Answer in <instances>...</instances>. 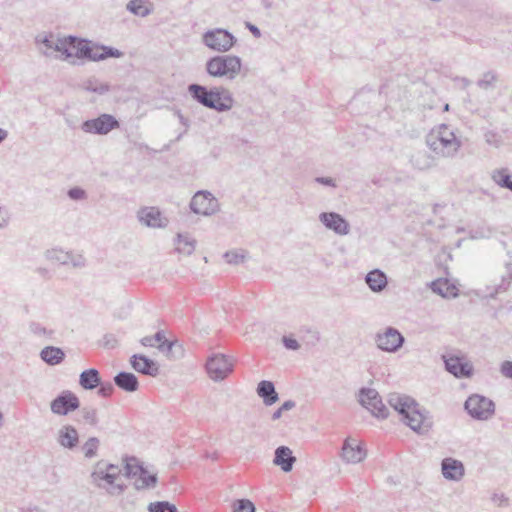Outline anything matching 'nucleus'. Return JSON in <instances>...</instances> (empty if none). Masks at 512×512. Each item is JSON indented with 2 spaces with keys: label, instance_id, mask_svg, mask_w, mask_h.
Masks as SVG:
<instances>
[{
  "label": "nucleus",
  "instance_id": "bf43d9fd",
  "mask_svg": "<svg viewBox=\"0 0 512 512\" xmlns=\"http://www.w3.org/2000/svg\"><path fill=\"white\" fill-rule=\"evenodd\" d=\"M104 346L106 348H114L115 347V344H116V339L114 338L113 335H110V334H107L104 336Z\"/></svg>",
  "mask_w": 512,
  "mask_h": 512
},
{
  "label": "nucleus",
  "instance_id": "58836bf2",
  "mask_svg": "<svg viewBox=\"0 0 512 512\" xmlns=\"http://www.w3.org/2000/svg\"><path fill=\"white\" fill-rule=\"evenodd\" d=\"M99 439L97 437H90L83 445V451L86 458H93L97 454L99 447Z\"/></svg>",
  "mask_w": 512,
  "mask_h": 512
},
{
  "label": "nucleus",
  "instance_id": "f03ea898",
  "mask_svg": "<svg viewBox=\"0 0 512 512\" xmlns=\"http://www.w3.org/2000/svg\"><path fill=\"white\" fill-rule=\"evenodd\" d=\"M387 401L414 432L423 435L432 428V416L428 410L421 408L414 398L405 394L390 393Z\"/></svg>",
  "mask_w": 512,
  "mask_h": 512
},
{
  "label": "nucleus",
  "instance_id": "6e6552de",
  "mask_svg": "<svg viewBox=\"0 0 512 512\" xmlns=\"http://www.w3.org/2000/svg\"><path fill=\"white\" fill-rule=\"evenodd\" d=\"M120 127L119 120L112 114L102 113L96 118L82 122L81 130L94 135H107Z\"/></svg>",
  "mask_w": 512,
  "mask_h": 512
},
{
  "label": "nucleus",
  "instance_id": "20e7f679",
  "mask_svg": "<svg viewBox=\"0 0 512 512\" xmlns=\"http://www.w3.org/2000/svg\"><path fill=\"white\" fill-rule=\"evenodd\" d=\"M124 477L134 479L133 487L137 491L154 489L158 484V474L150 472L143 462L135 456L123 457Z\"/></svg>",
  "mask_w": 512,
  "mask_h": 512
},
{
  "label": "nucleus",
  "instance_id": "680f3d73",
  "mask_svg": "<svg viewBox=\"0 0 512 512\" xmlns=\"http://www.w3.org/2000/svg\"><path fill=\"white\" fill-rule=\"evenodd\" d=\"M140 343L145 347H153L155 345L153 336H145L140 340Z\"/></svg>",
  "mask_w": 512,
  "mask_h": 512
},
{
  "label": "nucleus",
  "instance_id": "9d476101",
  "mask_svg": "<svg viewBox=\"0 0 512 512\" xmlns=\"http://www.w3.org/2000/svg\"><path fill=\"white\" fill-rule=\"evenodd\" d=\"M359 403L376 418L386 419L389 415L388 408L382 402L379 393L373 388L362 387L359 390Z\"/></svg>",
  "mask_w": 512,
  "mask_h": 512
},
{
  "label": "nucleus",
  "instance_id": "052dcab7",
  "mask_svg": "<svg viewBox=\"0 0 512 512\" xmlns=\"http://www.w3.org/2000/svg\"><path fill=\"white\" fill-rule=\"evenodd\" d=\"M153 340H154V343L155 342H158L159 344H161L163 341L166 340V337H165V333L163 330H159L157 331L154 336H153Z\"/></svg>",
  "mask_w": 512,
  "mask_h": 512
},
{
  "label": "nucleus",
  "instance_id": "72a5a7b5",
  "mask_svg": "<svg viewBox=\"0 0 512 512\" xmlns=\"http://www.w3.org/2000/svg\"><path fill=\"white\" fill-rule=\"evenodd\" d=\"M148 512H177V507L169 501L151 502L147 507Z\"/></svg>",
  "mask_w": 512,
  "mask_h": 512
},
{
  "label": "nucleus",
  "instance_id": "c85d7f7f",
  "mask_svg": "<svg viewBox=\"0 0 512 512\" xmlns=\"http://www.w3.org/2000/svg\"><path fill=\"white\" fill-rule=\"evenodd\" d=\"M101 384V375L96 368H89L79 375V385L84 390H93Z\"/></svg>",
  "mask_w": 512,
  "mask_h": 512
},
{
  "label": "nucleus",
  "instance_id": "ddd939ff",
  "mask_svg": "<svg viewBox=\"0 0 512 512\" xmlns=\"http://www.w3.org/2000/svg\"><path fill=\"white\" fill-rule=\"evenodd\" d=\"M375 342L380 350L395 353L403 346L405 338L398 329L389 326L384 332L376 334Z\"/></svg>",
  "mask_w": 512,
  "mask_h": 512
},
{
  "label": "nucleus",
  "instance_id": "0eeeda50",
  "mask_svg": "<svg viewBox=\"0 0 512 512\" xmlns=\"http://www.w3.org/2000/svg\"><path fill=\"white\" fill-rule=\"evenodd\" d=\"M467 414L475 420H488L495 413V403L480 394H472L464 403Z\"/></svg>",
  "mask_w": 512,
  "mask_h": 512
},
{
  "label": "nucleus",
  "instance_id": "e2e57ef3",
  "mask_svg": "<svg viewBox=\"0 0 512 512\" xmlns=\"http://www.w3.org/2000/svg\"><path fill=\"white\" fill-rule=\"evenodd\" d=\"M296 405L295 401L293 400H286L282 405V409H284L285 411H289L291 410L292 408H294Z\"/></svg>",
  "mask_w": 512,
  "mask_h": 512
},
{
  "label": "nucleus",
  "instance_id": "423d86ee",
  "mask_svg": "<svg viewBox=\"0 0 512 512\" xmlns=\"http://www.w3.org/2000/svg\"><path fill=\"white\" fill-rule=\"evenodd\" d=\"M203 44L212 51L226 53L237 43V38L227 29L214 28L202 34Z\"/></svg>",
  "mask_w": 512,
  "mask_h": 512
},
{
  "label": "nucleus",
  "instance_id": "cd10ccee",
  "mask_svg": "<svg viewBox=\"0 0 512 512\" xmlns=\"http://www.w3.org/2000/svg\"><path fill=\"white\" fill-rule=\"evenodd\" d=\"M431 290L444 298H455L458 296L459 290L451 284L447 279H437L431 282Z\"/></svg>",
  "mask_w": 512,
  "mask_h": 512
},
{
  "label": "nucleus",
  "instance_id": "ea45409f",
  "mask_svg": "<svg viewBox=\"0 0 512 512\" xmlns=\"http://www.w3.org/2000/svg\"><path fill=\"white\" fill-rule=\"evenodd\" d=\"M83 419L90 425L96 426L98 424L97 410L91 407H83L81 409Z\"/></svg>",
  "mask_w": 512,
  "mask_h": 512
},
{
  "label": "nucleus",
  "instance_id": "a878e982",
  "mask_svg": "<svg viewBox=\"0 0 512 512\" xmlns=\"http://www.w3.org/2000/svg\"><path fill=\"white\" fill-rule=\"evenodd\" d=\"M79 442V434L72 425L63 426L58 433V443L67 449H74Z\"/></svg>",
  "mask_w": 512,
  "mask_h": 512
},
{
  "label": "nucleus",
  "instance_id": "69168bd1",
  "mask_svg": "<svg viewBox=\"0 0 512 512\" xmlns=\"http://www.w3.org/2000/svg\"><path fill=\"white\" fill-rule=\"evenodd\" d=\"M8 136V132L0 127V143H2Z\"/></svg>",
  "mask_w": 512,
  "mask_h": 512
},
{
  "label": "nucleus",
  "instance_id": "6e6d98bb",
  "mask_svg": "<svg viewBox=\"0 0 512 512\" xmlns=\"http://www.w3.org/2000/svg\"><path fill=\"white\" fill-rule=\"evenodd\" d=\"M52 37L53 36L51 34L45 35L41 40L36 38V41L41 42L46 48L54 50L56 43L53 42Z\"/></svg>",
  "mask_w": 512,
  "mask_h": 512
},
{
  "label": "nucleus",
  "instance_id": "9b49d317",
  "mask_svg": "<svg viewBox=\"0 0 512 512\" xmlns=\"http://www.w3.org/2000/svg\"><path fill=\"white\" fill-rule=\"evenodd\" d=\"M206 371L213 381H222L233 371V360L222 353L213 354L207 359Z\"/></svg>",
  "mask_w": 512,
  "mask_h": 512
},
{
  "label": "nucleus",
  "instance_id": "f8f14e48",
  "mask_svg": "<svg viewBox=\"0 0 512 512\" xmlns=\"http://www.w3.org/2000/svg\"><path fill=\"white\" fill-rule=\"evenodd\" d=\"M426 143L433 152L442 157H453L461 147L459 139L438 136L435 132L427 135Z\"/></svg>",
  "mask_w": 512,
  "mask_h": 512
},
{
  "label": "nucleus",
  "instance_id": "0e129e2a",
  "mask_svg": "<svg viewBox=\"0 0 512 512\" xmlns=\"http://www.w3.org/2000/svg\"><path fill=\"white\" fill-rule=\"evenodd\" d=\"M127 504H129L133 507L135 505V498H133L131 495H127L124 505H127Z\"/></svg>",
  "mask_w": 512,
  "mask_h": 512
},
{
  "label": "nucleus",
  "instance_id": "e433bc0d",
  "mask_svg": "<svg viewBox=\"0 0 512 512\" xmlns=\"http://www.w3.org/2000/svg\"><path fill=\"white\" fill-rule=\"evenodd\" d=\"M233 512H255L254 503L249 499H237L233 503Z\"/></svg>",
  "mask_w": 512,
  "mask_h": 512
},
{
  "label": "nucleus",
  "instance_id": "f3484780",
  "mask_svg": "<svg viewBox=\"0 0 512 512\" xmlns=\"http://www.w3.org/2000/svg\"><path fill=\"white\" fill-rule=\"evenodd\" d=\"M129 363L133 370L143 375L155 377L159 374L158 363L144 354H133Z\"/></svg>",
  "mask_w": 512,
  "mask_h": 512
},
{
  "label": "nucleus",
  "instance_id": "a18cd8bd",
  "mask_svg": "<svg viewBox=\"0 0 512 512\" xmlns=\"http://www.w3.org/2000/svg\"><path fill=\"white\" fill-rule=\"evenodd\" d=\"M224 258L228 264L236 265L243 261L244 256L237 252L228 251L224 253Z\"/></svg>",
  "mask_w": 512,
  "mask_h": 512
},
{
  "label": "nucleus",
  "instance_id": "2eb2a0df",
  "mask_svg": "<svg viewBox=\"0 0 512 512\" xmlns=\"http://www.w3.org/2000/svg\"><path fill=\"white\" fill-rule=\"evenodd\" d=\"M445 370L458 379L470 378L473 375V365L463 356L443 355Z\"/></svg>",
  "mask_w": 512,
  "mask_h": 512
},
{
  "label": "nucleus",
  "instance_id": "338daca9",
  "mask_svg": "<svg viewBox=\"0 0 512 512\" xmlns=\"http://www.w3.org/2000/svg\"><path fill=\"white\" fill-rule=\"evenodd\" d=\"M281 416H282L281 412H280L278 409H276V410L273 412V414H272V417H271V418H272V420H274V421H275V420L280 419V418H281Z\"/></svg>",
  "mask_w": 512,
  "mask_h": 512
},
{
  "label": "nucleus",
  "instance_id": "39448f33",
  "mask_svg": "<svg viewBox=\"0 0 512 512\" xmlns=\"http://www.w3.org/2000/svg\"><path fill=\"white\" fill-rule=\"evenodd\" d=\"M242 60L236 55H216L206 61V72L215 78L233 80L240 73Z\"/></svg>",
  "mask_w": 512,
  "mask_h": 512
},
{
  "label": "nucleus",
  "instance_id": "4468645a",
  "mask_svg": "<svg viewBox=\"0 0 512 512\" xmlns=\"http://www.w3.org/2000/svg\"><path fill=\"white\" fill-rule=\"evenodd\" d=\"M80 407L78 396L70 390L60 392L50 403L51 411L56 415L65 416Z\"/></svg>",
  "mask_w": 512,
  "mask_h": 512
},
{
  "label": "nucleus",
  "instance_id": "aec40b11",
  "mask_svg": "<svg viewBox=\"0 0 512 512\" xmlns=\"http://www.w3.org/2000/svg\"><path fill=\"white\" fill-rule=\"evenodd\" d=\"M104 465V460L98 461L93 471L91 472V480L92 483L101 489H107L106 486L102 483L105 482L107 485H109V488L111 486H114V483L116 482L119 475H116L114 472L107 471V469H102V466Z\"/></svg>",
  "mask_w": 512,
  "mask_h": 512
},
{
  "label": "nucleus",
  "instance_id": "f704fd0d",
  "mask_svg": "<svg viewBox=\"0 0 512 512\" xmlns=\"http://www.w3.org/2000/svg\"><path fill=\"white\" fill-rule=\"evenodd\" d=\"M46 258L51 261H56L62 265L69 264V252H65L61 249H51L47 250Z\"/></svg>",
  "mask_w": 512,
  "mask_h": 512
},
{
  "label": "nucleus",
  "instance_id": "a211bd4d",
  "mask_svg": "<svg viewBox=\"0 0 512 512\" xmlns=\"http://www.w3.org/2000/svg\"><path fill=\"white\" fill-rule=\"evenodd\" d=\"M137 217L141 223L151 228H164L169 222L157 207L141 208L137 213Z\"/></svg>",
  "mask_w": 512,
  "mask_h": 512
},
{
  "label": "nucleus",
  "instance_id": "3c124183",
  "mask_svg": "<svg viewBox=\"0 0 512 512\" xmlns=\"http://www.w3.org/2000/svg\"><path fill=\"white\" fill-rule=\"evenodd\" d=\"M315 182L318 184L324 185V186H328V187H333V188L336 187V182L331 177L318 176L315 178Z\"/></svg>",
  "mask_w": 512,
  "mask_h": 512
},
{
  "label": "nucleus",
  "instance_id": "b1692460",
  "mask_svg": "<svg viewBox=\"0 0 512 512\" xmlns=\"http://www.w3.org/2000/svg\"><path fill=\"white\" fill-rule=\"evenodd\" d=\"M256 392L266 406H272L279 400L275 385L270 380H261L257 385Z\"/></svg>",
  "mask_w": 512,
  "mask_h": 512
},
{
  "label": "nucleus",
  "instance_id": "09e8293b",
  "mask_svg": "<svg viewBox=\"0 0 512 512\" xmlns=\"http://www.w3.org/2000/svg\"><path fill=\"white\" fill-rule=\"evenodd\" d=\"M176 115L180 123L185 127L184 131L181 132L176 138V141H179L183 137V135L187 133V130L190 127V121L181 113L180 110L176 111Z\"/></svg>",
  "mask_w": 512,
  "mask_h": 512
},
{
  "label": "nucleus",
  "instance_id": "7ed1b4c3",
  "mask_svg": "<svg viewBox=\"0 0 512 512\" xmlns=\"http://www.w3.org/2000/svg\"><path fill=\"white\" fill-rule=\"evenodd\" d=\"M187 91L194 101L218 113L227 112L234 105L232 93L222 86L208 88L198 83H192L188 85Z\"/></svg>",
  "mask_w": 512,
  "mask_h": 512
},
{
  "label": "nucleus",
  "instance_id": "13d9d810",
  "mask_svg": "<svg viewBox=\"0 0 512 512\" xmlns=\"http://www.w3.org/2000/svg\"><path fill=\"white\" fill-rule=\"evenodd\" d=\"M102 469H107V471L114 472L116 473V475H120L121 473V469L119 468L118 465L113 463H106L105 461L104 465L102 466Z\"/></svg>",
  "mask_w": 512,
  "mask_h": 512
},
{
  "label": "nucleus",
  "instance_id": "dca6fc26",
  "mask_svg": "<svg viewBox=\"0 0 512 512\" xmlns=\"http://www.w3.org/2000/svg\"><path fill=\"white\" fill-rule=\"evenodd\" d=\"M319 220L327 229L338 235H347L350 231L349 222L337 212H322Z\"/></svg>",
  "mask_w": 512,
  "mask_h": 512
},
{
  "label": "nucleus",
  "instance_id": "2f4dec72",
  "mask_svg": "<svg viewBox=\"0 0 512 512\" xmlns=\"http://www.w3.org/2000/svg\"><path fill=\"white\" fill-rule=\"evenodd\" d=\"M176 251L185 255H191L195 250L196 241L189 235L178 233L175 238Z\"/></svg>",
  "mask_w": 512,
  "mask_h": 512
},
{
  "label": "nucleus",
  "instance_id": "a19ab883",
  "mask_svg": "<svg viewBox=\"0 0 512 512\" xmlns=\"http://www.w3.org/2000/svg\"><path fill=\"white\" fill-rule=\"evenodd\" d=\"M67 196L74 201H80L87 198L86 191L81 187H72L67 191Z\"/></svg>",
  "mask_w": 512,
  "mask_h": 512
},
{
  "label": "nucleus",
  "instance_id": "473e14b6",
  "mask_svg": "<svg viewBox=\"0 0 512 512\" xmlns=\"http://www.w3.org/2000/svg\"><path fill=\"white\" fill-rule=\"evenodd\" d=\"M145 4V0H130L126 5V9L135 16L146 17L152 10Z\"/></svg>",
  "mask_w": 512,
  "mask_h": 512
},
{
  "label": "nucleus",
  "instance_id": "c03bdc74",
  "mask_svg": "<svg viewBox=\"0 0 512 512\" xmlns=\"http://www.w3.org/2000/svg\"><path fill=\"white\" fill-rule=\"evenodd\" d=\"M431 132H435L436 135L443 136L446 138H457L454 132L446 124L439 125L437 129H433Z\"/></svg>",
  "mask_w": 512,
  "mask_h": 512
},
{
  "label": "nucleus",
  "instance_id": "c756f323",
  "mask_svg": "<svg viewBox=\"0 0 512 512\" xmlns=\"http://www.w3.org/2000/svg\"><path fill=\"white\" fill-rule=\"evenodd\" d=\"M491 179L503 189L512 192V173L508 168L495 169L491 173Z\"/></svg>",
  "mask_w": 512,
  "mask_h": 512
},
{
  "label": "nucleus",
  "instance_id": "5701e85b",
  "mask_svg": "<svg viewBox=\"0 0 512 512\" xmlns=\"http://www.w3.org/2000/svg\"><path fill=\"white\" fill-rule=\"evenodd\" d=\"M113 381L119 389L127 393H133L139 389V380L132 372L120 371L114 376Z\"/></svg>",
  "mask_w": 512,
  "mask_h": 512
},
{
  "label": "nucleus",
  "instance_id": "4be33fe9",
  "mask_svg": "<svg viewBox=\"0 0 512 512\" xmlns=\"http://www.w3.org/2000/svg\"><path fill=\"white\" fill-rule=\"evenodd\" d=\"M295 461L296 457L289 447L282 445L275 449L273 464L279 466L283 472L292 471Z\"/></svg>",
  "mask_w": 512,
  "mask_h": 512
},
{
  "label": "nucleus",
  "instance_id": "4d7b16f0",
  "mask_svg": "<svg viewBox=\"0 0 512 512\" xmlns=\"http://www.w3.org/2000/svg\"><path fill=\"white\" fill-rule=\"evenodd\" d=\"M246 28L252 33V35L256 38L261 37V30L254 24L250 22H246Z\"/></svg>",
  "mask_w": 512,
  "mask_h": 512
},
{
  "label": "nucleus",
  "instance_id": "1a4fd4ad",
  "mask_svg": "<svg viewBox=\"0 0 512 512\" xmlns=\"http://www.w3.org/2000/svg\"><path fill=\"white\" fill-rule=\"evenodd\" d=\"M189 207L193 213L202 216L214 215L220 209L218 199L206 190L197 191L192 197Z\"/></svg>",
  "mask_w": 512,
  "mask_h": 512
},
{
  "label": "nucleus",
  "instance_id": "6ab92c4d",
  "mask_svg": "<svg viewBox=\"0 0 512 512\" xmlns=\"http://www.w3.org/2000/svg\"><path fill=\"white\" fill-rule=\"evenodd\" d=\"M341 457L346 463H359L365 459L366 450L362 443L347 438L342 446Z\"/></svg>",
  "mask_w": 512,
  "mask_h": 512
},
{
  "label": "nucleus",
  "instance_id": "de8ad7c7",
  "mask_svg": "<svg viewBox=\"0 0 512 512\" xmlns=\"http://www.w3.org/2000/svg\"><path fill=\"white\" fill-rule=\"evenodd\" d=\"M69 263L76 268H81L86 265V260L82 255H74L73 253L69 252Z\"/></svg>",
  "mask_w": 512,
  "mask_h": 512
},
{
  "label": "nucleus",
  "instance_id": "37998d69",
  "mask_svg": "<svg viewBox=\"0 0 512 512\" xmlns=\"http://www.w3.org/2000/svg\"><path fill=\"white\" fill-rule=\"evenodd\" d=\"M97 394L103 398L111 397L114 393V385L111 382H102L98 385Z\"/></svg>",
  "mask_w": 512,
  "mask_h": 512
},
{
  "label": "nucleus",
  "instance_id": "79ce46f5",
  "mask_svg": "<svg viewBox=\"0 0 512 512\" xmlns=\"http://www.w3.org/2000/svg\"><path fill=\"white\" fill-rule=\"evenodd\" d=\"M484 137H485V141L487 142V144L489 145H492L496 148L500 147L502 145V138L501 136L495 132V131H487L485 134H484Z\"/></svg>",
  "mask_w": 512,
  "mask_h": 512
},
{
  "label": "nucleus",
  "instance_id": "f257e3e1",
  "mask_svg": "<svg viewBox=\"0 0 512 512\" xmlns=\"http://www.w3.org/2000/svg\"><path fill=\"white\" fill-rule=\"evenodd\" d=\"M54 51L60 52L63 60L75 57L80 60L98 62L108 58H121L124 56V53L115 47L94 43L91 40L74 35L58 39Z\"/></svg>",
  "mask_w": 512,
  "mask_h": 512
},
{
  "label": "nucleus",
  "instance_id": "c9c22d12",
  "mask_svg": "<svg viewBox=\"0 0 512 512\" xmlns=\"http://www.w3.org/2000/svg\"><path fill=\"white\" fill-rule=\"evenodd\" d=\"M85 89L89 92H94L102 95L109 91L110 86L109 84L100 82L97 79H89L85 83Z\"/></svg>",
  "mask_w": 512,
  "mask_h": 512
},
{
  "label": "nucleus",
  "instance_id": "603ef678",
  "mask_svg": "<svg viewBox=\"0 0 512 512\" xmlns=\"http://www.w3.org/2000/svg\"><path fill=\"white\" fill-rule=\"evenodd\" d=\"M127 489V485L124 484V483H114V486H111L110 488L106 489V491L110 494V495H114L116 494V491H117V494H122L125 490Z\"/></svg>",
  "mask_w": 512,
  "mask_h": 512
},
{
  "label": "nucleus",
  "instance_id": "5fc2aeb1",
  "mask_svg": "<svg viewBox=\"0 0 512 512\" xmlns=\"http://www.w3.org/2000/svg\"><path fill=\"white\" fill-rule=\"evenodd\" d=\"M174 345H175L174 341H170V340L166 339L165 341H163L161 344L158 345V349H159V351H161L163 353H169L172 350Z\"/></svg>",
  "mask_w": 512,
  "mask_h": 512
},
{
  "label": "nucleus",
  "instance_id": "8fccbe9b",
  "mask_svg": "<svg viewBox=\"0 0 512 512\" xmlns=\"http://www.w3.org/2000/svg\"><path fill=\"white\" fill-rule=\"evenodd\" d=\"M500 372L504 377L512 379V361L506 360L502 362Z\"/></svg>",
  "mask_w": 512,
  "mask_h": 512
},
{
  "label": "nucleus",
  "instance_id": "864d4df0",
  "mask_svg": "<svg viewBox=\"0 0 512 512\" xmlns=\"http://www.w3.org/2000/svg\"><path fill=\"white\" fill-rule=\"evenodd\" d=\"M29 328L32 333L37 335H45L47 333V329L38 322H31Z\"/></svg>",
  "mask_w": 512,
  "mask_h": 512
},
{
  "label": "nucleus",
  "instance_id": "bb28decb",
  "mask_svg": "<svg viewBox=\"0 0 512 512\" xmlns=\"http://www.w3.org/2000/svg\"><path fill=\"white\" fill-rule=\"evenodd\" d=\"M65 352L56 346H46L40 351V358L49 366H56L65 360Z\"/></svg>",
  "mask_w": 512,
  "mask_h": 512
},
{
  "label": "nucleus",
  "instance_id": "412c9836",
  "mask_svg": "<svg viewBox=\"0 0 512 512\" xmlns=\"http://www.w3.org/2000/svg\"><path fill=\"white\" fill-rule=\"evenodd\" d=\"M441 471L445 479L450 481H459L465 474V468L460 460L447 457L441 462Z\"/></svg>",
  "mask_w": 512,
  "mask_h": 512
},
{
  "label": "nucleus",
  "instance_id": "49530a36",
  "mask_svg": "<svg viewBox=\"0 0 512 512\" xmlns=\"http://www.w3.org/2000/svg\"><path fill=\"white\" fill-rule=\"evenodd\" d=\"M282 343L283 346L288 350L296 351L300 348L299 342L295 338L290 336H284L282 338Z\"/></svg>",
  "mask_w": 512,
  "mask_h": 512
},
{
  "label": "nucleus",
  "instance_id": "7c9ffc66",
  "mask_svg": "<svg viewBox=\"0 0 512 512\" xmlns=\"http://www.w3.org/2000/svg\"><path fill=\"white\" fill-rule=\"evenodd\" d=\"M507 254L511 259L510 261L505 262L507 275L502 276L501 282L495 285L494 293L490 294L491 297H494L496 294L506 292L512 286V255L510 251H508Z\"/></svg>",
  "mask_w": 512,
  "mask_h": 512
},
{
  "label": "nucleus",
  "instance_id": "4c0bfd02",
  "mask_svg": "<svg viewBox=\"0 0 512 512\" xmlns=\"http://www.w3.org/2000/svg\"><path fill=\"white\" fill-rule=\"evenodd\" d=\"M496 81L497 74L494 71H487L483 74V77L477 81V86L487 90L493 88Z\"/></svg>",
  "mask_w": 512,
  "mask_h": 512
},
{
  "label": "nucleus",
  "instance_id": "774afa93",
  "mask_svg": "<svg viewBox=\"0 0 512 512\" xmlns=\"http://www.w3.org/2000/svg\"><path fill=\"white\" fill-rule=\"evenodd\" d=\"M37 272H38L40 275L44 276V277H46V276L48 275V273H49V272H48V270H47L46 268H42V267L38 268V269H37Z\"/></svg>",
  "mask_w": 512,
  "mask_h": 512
},
{
  "label": "nucleus",
  "instance_id": "393cba45",
  "mask_svg": "<svg viewBox=\"0 0 512 512\" xmlns=\"http://www.w3.org/2000/svg\"><path fill=\"white\" fill-rule=\"evenodd\" d=\"M365 282L374 293L382 292L388 284L387 275L380 269H373L367 273Z\"/></svg>",
  "mask_w": 512,
  "mask_h": 512
}]
</instances>
